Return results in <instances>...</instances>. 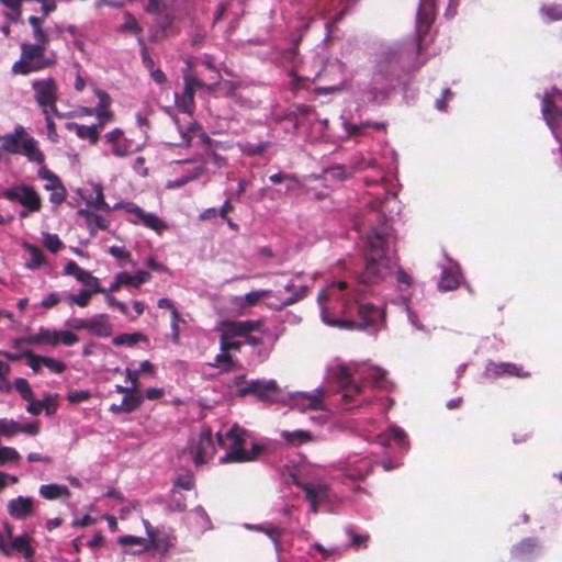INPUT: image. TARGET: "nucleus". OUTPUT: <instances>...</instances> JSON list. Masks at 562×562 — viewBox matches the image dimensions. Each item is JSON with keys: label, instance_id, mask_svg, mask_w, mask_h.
I'll list each match as a JSON object with an SVG mask.
<instances>
[{"label": "nucleus", "instance_id": "nucleus-1", "mask_svg": "<svg viewBox=\"0 0 562 562\" xmlns=\"http://www.w3.org/2000/svg\"><path fill=\"white\" fill-rule=\"evenodd\" d=\"M390 238L391 227L386 225L380 229L373 228L369 234L366 268L360 276L361 284L370 285L382 282L396 270L397 262L387 252Z\"/></svg>", "mask_w": 562, "mask_h": 562}, {"label": "nucleus", "instance_id": "nucleus-2", "mask_svg": "<svg viewBox=\"0 0 562 562\" xmlns=\"http://www.w3.org/2000/svg\"><path fill=\"white\" fill-rule=\"evenodd\" d=\"M267 329L259 319L248 321H228L223 322L221 327L220 349L221 351L239 350L240 341L234 340L235 337H244L245 341L251 346L262 344V338Z\"/></svg>", "mask_w": 562, "mask_h": 562}, {"label": "nucleus", "instance_id": "nucleus-3", "mask_svg": "<svg viewBox=\"0 0 562 562\" xmlns=\"http://www.w3.org/2000/svg\"><path fill=\"white\" fill-rule=\"evenodd\" d=\"M246 435L247 431L237 425H234L224 436L217 434L218 445L227 449L220 459L222 464L250 462L263 452L265 448L258 443H254L250 450L245 449Z\"/></svg>", "mask_w": 562, "mask_h": 562}, {"label": "nucleus", "instance_id": "nucleus-4", "mask_svg": "<svg viewBox=\"0 0 562 562\" xmlns=\"http://www.w3.org/2000/svg\"><path fill=\"white\" fill-rule=\"evenodd\" d=\"M1 148L3 151L13 155H23L30 161L44 162V154L37 147V142L30 136L22 125L15 126L9 134L0 135Z\"/></svg>", "mask_w": 562, "mask_h": 562}, {"label": "nucleus", "instance_id": "nucleus-5", "mask_svg": "<svg viewBox=\"0 0 562 562\" xmlns=\"http://www.w3.org/2000/svg\"><path fill=\"white\" fill-rule=\"evenodd\" d=\"M47 45L21 44V57L13 64L12 70L15 74L27 75L53 66L56 63L55 55H46Z\"/></svg>", "mask_w": 562, "mask_h": 562}, {"label": "nucleus", "instance_id": "nucleus-6", "mask_svg": "<svg viewBox=\"0 0 562 562\" xmlns=\"http://www.w3.org/2000/svg\"><path fill=\"white\" fill-rule=\"evenodd\" d=\"M95 94L99 99L98 106L95 108V114L98 117V124L86 126L77 123H68L67 128L74 131L77 136L81 139L88 138L91 144H97L99 135L104 124L113 119V113L110 111L111 99L104 91L97 90Z\"/></svg>", "mask_w": 562, "mask_h": 562}, {"label": "nucleus", "instance_id": "nucleus-7", "mask_svg": "<svg viewBox=\"0 0 562 562\" xmlns=\"http://www.w3.org/2000/svg\"><path fill=\"white\" fill-rule=\"evenodd\" d=\"M326 389H315L313 392H294L289 394V405L301 413L310 411L327 413L325 403L328 396Z\"/></svg>", "mask_w": 562, "mask_h": 562}, {"label": "nucleus", "instance_id": "nucleus-8", "mask_svg": "<svg viewBox=\"0 0 562 562\" xmlns=\"http://www.w3.org/2000/svg\"><path fill=\"white\" fill-rule=\"evenodd\" d=\"M4 529L7 539L0 536V550L4 555L10 558L13 557L14 553H18L24 559H32L34 555L32 537L27 533L14 537L12 535V528L9 525H5Z\"/></svg>", "mask_w": 562, "mask_h": 562}, {"label": "nucleus", "instance_id": "nucleus-9", "mask_svg": "<svg viewBox=\"0 0 562 562\" xmlns=\"http://www.w3.org/2000/svg\"><path fill=\"white\" fill-rule=\"evenodd\" d=\"M34 99L43 113H55L58 115L56 108L58 88L53 78L35 80L32 82Z\"/></svg>", "mask_w": 562, "mask_h": 562}, {"label": "nucleus", "instance_id": "nucleus-10", "mask_svg": "<svg viewBox=\"0 0 562 562\" xmlns=\"http://www.w3.org/2000/svg\"><path fill=\"white\" fill-rule=\"evenodd\" d=\"M215 445L212 439L210 429H203L198 439H192L190 445V454L195 465H203L207 463L215 454Z\"/></svg>", "mask_w": 562, "mask_h": 562}, {"label": "nucleus", "instance_id": "nucleus-11", "mask_svg": "<svg viewBox=\"0 0 562 562\" xmlns=\"http://www.w3.org/2000/svg\"><path fill=\"white\" fill-rule=\"evenodd\" d=\"M183 92L175 94L176 106L179 111L192 114L194 110V93L200 87H204V82L191 72L183 75Z\"/></svg>", "mask_w": 562, "mask_h": 562}, {"label": "nucleus", "instance_id": "nucleus-12", "mask_svg": "<svg viewBox=\"0 0 562 562\" xmlns=\"http://www.w3.org/2000/svg\"><path fill=\"white\" fill-rule=\"evenodd\" d=\"M2 196L9 201H18L30 211H40L42 200L38 193L30 186L18 184L2 192Z\"/></svg>", "mask_w": 562, "mask_h": 562}, {"label": "nucleus", "instance_id": "nucleus-13", "mask_svg": "<svg viewBox=\"0 0 562 562\" xmlns=\"http://www.w3.org/2000/svg\"><path fill=\"white\" fill-rule=\"evenodd\" d=\"M122 204H116L114 207H121ZM126 212L135 215L134 220H131L133 224H143L147 228L160 234L168 228V225L165 221L158 217L156 214L150 212H145L139 206L133 203H126L123 205Z\"/></svg>", "mask_w": 562, "mask_h": 562}, {"label": "nucleus", "instance_id": "nucleus-14", "mask_svg": "<svg viewBox=\"0 0 562 562\" xmlns=\"http://www.w3.org/2000/svg\"><path fill=\"white\" fill-rule=\"evenodd\" d=\"M329 379L339 385L346 397L361 391V385L352 382L348 368L342 364L335 366L329 370Z\"/></svg>", "mask_w": 562, "mask_h": 562}, {"label": "nucleus", "instance_id": "nucleus-15", "mask_svg": "<svg viewBox=\"0 0 562 562\" xmlns=\"http://www.w3.org/2000/svg\"><path fill=\"white\" fill-rule=\"evenodd\" d=\"M105 142L111 146L112 154L119 158L131 154V143L124 137L123 131L114 128L104 135Z\"/></svg>", "mask_w": 562, "mask_h": 562}, {"label": "nucleus", "instance_id": "nucleus-16", "mask_svg": "<svg viewBox=\"0 0 562 562\" xmlns=\"http://www.w3.org/2000/svg\"><path fill=\"white\" fill-rule=\"evenodd\" d=\"M7 509L13 518L25 519L33 515L34 501L32 497L18 496L8 502Z\"/></svg>", "mask_w": 562, "mask_h": 562}, {"label": "nucleus", "instance_id": "nucleus-17", "mask_svg": "<svg viewBox=\"0 0 562 562\" xmlns=\"http://www.w3.org/2000/svg\"><path fill=\"white\" fill-rule=\"evenodd\" d=\"M306 494V499L311 503V512L317 513V505L327 497V486L323 483H299Z\"/></svg>", "mask_w": 562, "mask_h": 562}, {"label": "nucleus", "instance_id": "nucleus-18", "mask_svg": "<svg viewBox=\"0 0 562 562\" xmlns=\"http://www.w3.org/2000/svg\"><path fill=\"white\" fill-rule=\"evenodd\" d=\"M27 345H49L55 347L59 344V331L41 327L37 333L22 338Z\"/></svg>", "mask_w": 562, "mask_h": 562}, {"label": "nucleus", "instance_id": "nucleus-19", "mask_svg": "<svg viewBox=\"0 0 562 562\" xmlns=\"http://www.w3.org/2000/svg\"><path fill=\"white\" fill-rule=\"evenodd\" d=\"M561 95V92L557 89H552L551 92H547L542 99V114L544 120L548 124H551V121L558 120L560 123H562V109L558 110L554 104L553 100L555 98H559Z\"/></svg>", "mask_w": 562, "mask_h": 562}, {"label": "nucleus", "instance_id": "nucleus-20", "mask_svg": "<svg viewBox=\"0 0 562 562\" xmlns=\"http://www.w3.org/2000/svg\"><path fill=\"white\" fill-rule=\"evenodd\" d=\"M357 372L368 381L372 387L374 389H383L387 390L390 386V382L385 378V372L375 367H368L358 369Z\"/></svg>", "mask_w": 562, "mask_h": 562}, {"label": "nucleus", "instance_id": "nucleus-21", "mask_svg": "<svg viewBox=\"0 0 562 562\" xmlns=\"http://www.w3.org/2000/svg\"><path fill=\"white\" fill-rule=\"evenodd\" d=\"M88 331L97 337H110L113 331V326L109 316L106 314H98L89 318Z\"/></svg>", "mask_w": 562, "mask_h": 562}, {"label": "nucleus", "instance_id": "nucleus-22", "mask_svg": "<svg viewBox=\"0 0 562 562\" xmlns=\"http://www.w3.org/2000/svg\"><path fill=\"white\" fill-rule=\"evenodd\" d=\"M117 541L124 548V551L131 554H139L150 549L149 538L122 536Z\"/></svg>", "mask_w": 562, "mask_h": 562}, {"label": "nucleus", "instance_id": "nucleus-23", "mask_svg": "<svg viewBox=\"0 0 562 562\" xmlns=\"http://www.w3.org/2000/svg\"><path fill=\"white\" fill-rule=\"evenodd\" d=\"M358 312L361 318L359 328H367L374 325L384 317L383 312L372 304L360 305Z\"/></svg>", "mask_w": 562, "mask_h": 562}, {"label": "nucleus", "instance_id": "nucleus-24", "mask_svg": "<svg viewBox=\"0 0 562 562\" xmlns=\"http://www.w3.org/2000/svg\"><path fill=\"white\" fill-rule=\"evenodd\" d=\"M282 440L285 442V445L290 447H299L308 442L314 441L313 435L307 430H282L280 434Z\"/></svg>", "mask_w": 562, "mask_h": 562}, {"label": "nucleus", "instance_id": "nucleus-25", "mask_svg": "<svg viewBox=\"0 0 562 562\" xmlns=\"http://www.w3.org/2000/svg\"><path fill=\"white\" fill-rule=\"evenodd\" d=\"M40 495L48 501H54L57 498H69L71 493L66 485H60L56 483L45 484L40 487Z\"/></svg>", "mask_w": 562, "mask_h": 562}, {"label": "nucleus", "instance_id": "nucleus-26", "mask_svg": "<svg viewBox=\"0 0 562 562\" xmlns=\"http://www.w3.org/2000/svg\"><path fill=\"white\" fill-rule=\"evenodd\" d=\"M123 18H124V23L119 27V31L124 32V33L130 32V33L134 34L137 37L139 45L143 46L144 45L143 30L138 25L136 19L128 11H125L123 13Z\"/></svg>", "mask_w": 562, "mask_h": 562}, {"label": "nucleus", "instance_id": "nucleus-27", "mask_svg": "<svg viewBox=\"0 0 562 562\" xmlns=\"http://www.w3.org/2000/svg\"><path fill=\"white\" fill-rule=\"evenodd\" d=\"M279 387L274 380L266 382L254 381L249 385V391L257 394L261 398H268L270 394L278 392Z\"/></svg>", "mask_w": 562, "mask_h": 562}, {"label": "nucleus", "instance_id": "nucleus-28", "mask_svg": "<svg viewBox=\"0 0 562 562\" xmlns=\"http://www.w3.org/2000/svg\"><path fill=\"white\" fill-rule=\"evenodd\" d=\"M346 289H347L346 282L339 281L337 283H333L331 285L322 290L318 293L317 300H318L319 304H323L333 299L340 300L344 296L340 294V292Z\"/></svg>", "mask_w": 562, "mask_h": 562}, {"label": "nucleus", "instance_id": "nucleus-29", "mask_svg": "<svg viewBox=\"0 0 562 562\" xmlns=\"http://www.w3.org/2000/svg\"><path fill=\"white\" fill-rule=\"evenodd\" d=\"M29 23L32 26L33 36L36 41L34 44L48 45V35L42 27L44 19H41L38 16H30Z\"/></svg>", "mask_w": 562, "mask_h": 562}, {"label": "nucleus", "instance_id": "nucleus-30", "mask_svg": "<svg viewBox=\"0 0 562 562\" xmlns=\"http://www.w3.org/2000/svg\"><path fill=\"white\" fill-rule=\"evenodd\" d=\"M151 276L147 271H138L136 274L132 276L127 272H121V283H124L126 286L138 288L140 284L149 281Z\"/></svg>", "mask_w": 562, "mask_h": 562}, {"label": "nucleus", "instance_id": "nucleus-31", "mask_svg": "<svg viewBox=\"0 0 562 562\" xmlns=\"http://www.w3.org/2000/svg\"><path fill=\"white\" fill-rule=\"evenodd\" d=\"M435 0H420L419 10L417 14V27L420 30L425 27L426 30L430 26L431 20L428 16V13L431 11L434 7Z\"/></svg>", "mask_w": 562, "mask_h": 562}, {"label": "nucleus", "instance_id": "nucleus-32", "mask_svg": "<svg viewBox=\"0 0 562 562\" xmlns=\"http://www.w3.org/2000/svg\"><path fill=\"white\" fill-rule=\"evenodd\" d=\"M209 366L213 368H220L222 372H229L235 369L236 363L229 353L226 351H221L218 355H216L214 361L209 363Z\"/></svg>", "mask_w": 562, "mask_h": 562}, {"label": "nucleus", "instance_id": "nucleus-33", "mask_svg": "<svg viewBox=\"0 0 562 562\" xmlns=\"http://www.w3.org/2000/svg\"><path fill=\"white\" fill-rule=\"evenodd\" d=\"M22 2L23 0H0V3L9 10L5 15L10 21H20L22 14Z\"/></svg>", "mask_w": 562, "mask_h": 562}, {"label": "nucleus", "instance_id": "nucleus-34", "mask_svg": "<svg viewBox=\"0 0 562 562\" xmlns=\"http://www.w3.org/2000/svg\"><path fill=\"white\" fill-rule=\"evenodd\" d=\"M145 525H146L147 533L149 536L150 548L158 551L159 553L166 552L168 550V548L170 547V542H169L168 538L167 537H162V538L155 537L154 532L150 530V525L147 521H145Z\"/></svg>", "mask_w": 562, "mask_h": 562}, {"label": "nucleus", "instance_id": "nucleus-35", "mask_svg": "<svg viewBox=\"0 0 562 562\" xmlns=\"http://www.w3.org/2000/svg\"><path fill=\"white\" fill-rule=\"evenodd\" d=\"M25 249L29 251L31 256L30 260L26 262V267L29 269H37L45 263V259L40 248H37L34 245L26 244Z\"/></svg>", "mask_w": 562, "mask_h": 562}, {"label": "nucleus", "instance_id": "nucleus-36", "mask_svg": "<svg viewBox=\"0 0 562 562\" xmlns=\"http://www.w3.org/2000/svg\"><path fill=\"white\" fill-rule=\"evenodd\" d=\"M93 192L95 196L90 200H86L87 204L93 209L110 211L111 207L104 201L103 190L101 184H93Z\"/></svg>", "mask_w": 562, "mask_h": 562}, {"label": "nucleus", "instance_id": "nucleus-37", "mask_svg": "<svg viewBox=\"0 0 562 562\" xmlns=\"http://www.w3.org/2000/svg\"><path fill=\"white\" fill-rule=\"evenodd\" d=\"M494 370L496 374H512L516 376H528V373H522L520 368L513 363H501V364H492L487 371Z\"/></svg>", "mask_w": 562, "mask_h": 562}, {"label": "nucleus", "instance_id": "nucleus-38", "mask_svg": "<svg viewBox=\"0 0 562 562\" xmlns=\"http://www.w3.org/2000/svg\"><path fill=\"white\" fill-rule=\"evenodd\" d=\"M193 486L194 480L192 474L187 473L183 475H179L173 482L172 495L173 497H176L179 494L180 490L190 491L193 488Z\"/></svg>", "mask_w": 562, "mask_h": 562}, {"label": "nucleus", "instance_id": "nucleus-39", "mask_svg": "<svg viewBox=\"0 0 562 562\" xmlns=\"http://www.w3.org/2000/svg\"><path fill=\"white\" fill-rule=\"evenodd\" d=\"M322 319L329 326H335L339 328L353 329L356 328V323L353 321L340 319V318H330L327 314V311L323 307L322 310Z\"/></svg>", "mask_w": 562, "mask_h": 562}, {"label": "nucleus", "instance_id": "nucleus-40", "mask_svg": "<svg viewBox=\"0 0 562 562\" xmlns=\"http://www.w3.org/2000/svg\"><path fill=\"white\" fill-rule=\"evenodd\" d=\"M19 430L20 425L15 420L8 418L0 419V436L10 438L19 434Z\"/></svg>", "mask_w": 562, "mask_h": 562}, {"label": "nucleus", "instance_id": "nucleus-41", "mask_svg": "<svg viewBox=\"0 0 562 562\" xmlns=\"http://www.w3.org/2000/svg\"><path fill=\"white\" fill-rule=\"evenodd\" d=\"M145 337L140 333L134 334H122L113 339V344L115 346H128L132 347L140 340H144Z\"/></svg>", "mask_w": 562, "mask_h": 562}, {"label": "nucleus", "instance_id": "nucleus-42", "mask_svg": "<svg viewBox=\"0 0 562 562\" xmlns=\"http://www.w3.org/2000/svg\"><path fill=\"white\" fill-rule=\"evenodd\" d=\"M541 14L548 22L559 21L562 19V5L551 4L541 8Z\"/></svg>", "mask_w": 562, "mask_h": 562}, {"label": "nucleus", "instance_id": "nucleus-43", "mask_svg": "<svg viewBox=\"0 0 562 562\" xmlns=\"http://www.w3.org/2000/svg\"><path fill=\"white\" fill-rule=\"evenodd\" d=\"M91 234L94 235L97 229L105 231L109 227V221L101 215L93 213L86 223Z\"/></svg>", "mask_w": 562, "mask_h": 562}, {"label": "nucleus", "instance_id": "nucleus-44", "mask_svg": "<svg viewBox=\"0 0 562 562\" xmlns=\"http://www.w3.org/2000/svg\"><path fill=\"white\" fill-rule=\"evenodd\" d=\"M91 296V291L81 290L78 294H69L66 300L69 305L76 304L80 307H86Z\"/></svg>", "mask_w": 562, "mask_h": 562}, {"label": "nucleus", "instance_id": "nucleus-45", "mask_svg": "<svg viewBox=\"0 0 562 562\" xmlns=\"http://www.w3.org/2000/svg\"><path fill=\"white\" fill-rule=\"evenodd\" d=\"M43 244L46 249H48L49 251H52L54 254L63 248V243H61L60 238L58 237V235H56V234L44 233L43 234Z\"/></svg>", "mask_w": 562, "mask_h": 562}, {"label": "nucleus", "instance_id": "nucleus-46", "mask_svg": "<svg viewBox=\"0 0 562 562\" xmlns=\"http://www.w3.org/2000/svg\"><path fill=\"white\" fill-rule=\"evenodd\" d=\"M306 290L307 289L305 286H301L291 296H289L288 299H285L281 303H279V304H269V305L271 307L276 308V310H282L283 307H285L288 305H292V304L296 303L297 301H300L301 299H303L305 296V294H306Z\"/></svg>", "mask_w": 562, "mask_h": 562}, {"label": "nucleus", "instance_id": "nucleus-47", "mask_svg": "<svg viewBox=\"0 0 562 562\" xmlns=\"http://www.w3.org/2000/svg\"><path fill=\"white\" fill-rule=\"evenodd\" d=\"M459 285V281L457 277L450 272L443 271L439 281V289L445 291H451L457 289Z\"/></svg>", "mask_w": 562, "mask_h": 562}, {"label": "nucleus", "instance_id": "nucleus-48", "mask_svg": "<svg viewBox=\"0 0 562 562\" xmlns=\"http://www.w3.org/2000/svg\"><path fill=\"white\" fill-rule=\"evenodd\" d=\"M271 294L270 290H258L247 293L243 296L244 302H246L247 307H252L258 304L260 300Z\"/></svg>", "mask_w": 562, "mask_h": 562}, {"label": "nucleus", "instance_id": "nucleus-49", "mask_svg": "<svg viewBox=\"0 0 562 562\" xmlns=\"http://www.w3.org/2000/svg\"><path fill=\"white\" fill-rule=\"evenodd\" d=\"M20 458V453L14 448L0 447V467L8 462H16Z\"/></svg>", "mask_w": 562, "mask_h": 562}, {"label": "nucleus", "instance_id": "nucleus-50", "mask_svg": "<svg viewBox=\"0 0 562 562\" xmlns=\"http://www.w3.org/2000/svg\"><path fill=\"white\" fill-rule=\"evenodd\" d=\"M183 318L180 316L178 311H173L171 314V340L173 344H179L180 340V323H183Z\"/></svg>", "mask_w": 562, "mask_h": 562}, {"label": "nucleus", "instance_id": "nucleus-51", "mask_svg": "<svg viewBox=\"0 0 562 562\" xmlns=\"http://www.w3.org/2000/svg\"><path fill=\"white\" fill-rule=\"evenodd\" d=\"M142 403V396L138 394L137 391L131 392L130 394L125 395L122 404L124 407H126L127 412L131 413L135 411Z\"/></svg>", "mask_w": 562, "mask_h": 562}, {"label": "nucleus", "instance_id": "nucleus-52", "mask_svg": "<svg viewBox=\"0 0 562 562\" xmlns=\"http://www.w3.org/2000/svg\"><path fill=\"white\" fill-rule=\"evenodd\" d=\"M13 385L24 400L31 401V398L33 397V391H32L29 382L25 379H23V378L16 379L14 381Z\"/></svg>", "mask_w": 562, "mask_h": 562}, {"label": "nucleus", "instance_id": "nucleus-53", "mask_svg": "<svg viewBox=\"0 0 562 562\" xmlns=\"http://www.w3.org/2000/svg\"><path fill=\"white\" fill-rule=\"evenodd\" d=\"M43 366L54 373H63L66 370V364L54 358L43 356Z\"/></svg>", "mask_w": 562, "mask_h": 562}, {"label": "nucleus", "instance_id": "nucleus-54", "mask_svg": "<svg viewBox=\"0 0 562 562\" xmlns=\"http://www.w3.org/2000/svg\"><path fill=\"white\" fill-rule=\"evenodd\" d=\"M23 356L26 358L29 367L34 372H38L41 367L43 366V356L35 355L30 350L25 351Z\"/></svg>", "mask_w": 562, "mask_h": 562}, {"label": "nucleus", "instance_id": "nucleus-55", "mask_svg": "<svg viewBox=\"0 0 562 562\" xmlns=\"http://www.w3.org/2000/svg\"><path fill=\"white\" fill-rule=\"evenodd\" d=\"M382 438H385L387 440L393 439L394 441L401 445L406 443V434L397 427H392L387 434L382 436Z\"/></svg>", "mask_w": 562, "mask_h": 562}, {"label": "nucleus", "instance_id": "nucleus-56", "mask_svg": "<svg viewBox=\"0 0 562 562\" xmlns=\"http://www.w3.org/2000/svg\"><path fill=\"white\" fill-rule=\"evenodd\" d=\"M145 11L151 14H162L165 11V3L162 0H147Z\"/></svg>", "mask_w": 562, "mask_h": 562}, {"label": "nucleus", "instance_id": "nucleus-57", "mask_svg": "<svg viewBox=\"0 0 562 562\" xmlns=\"http://www.w3.org/2000/svg\"><path fill=\"white\" fill-rule=\"evenodd\" d=\"M90 392L86 390L72 391L68 394L67 398L70 403L77 404L89 400Z\"/></svg>", "mask_w": 562, "mask_h": 562}, {"label": "nucleus", "instance_id": "nucleus-58", "mask_svg": "<svg viewBox=\"0 0 562 562\" xmlns=\"http://www.w3.org/2000/svg\"><path fill=\"white\" fill-rule=\"evenodd\" d=\"M38 173L41 178L52 181V186H45L46 190L56 189L59 186V179L48 169L43 168Z\"/></svg>", "mask_w": 562, "mask_h": 562}, {"label": "nucleus", "instance_id": "nucleus-59", "mask_svg": "<svg viewBox=\"0 0 562 562\" xmlns=\"http://www.w3.org/2000/svg\"><path fill=\"white\" fill-rule=\"evenodd\" d=\"M347 533L350 537L351 543L355 548L366 547L369 536L357 535L352 529H347Z\"/></svg>", "mask_w": 562, "mask_h": 562}, {"label": "nucleus", "instance_id": "nucleus-60", "mask_svg": "<svg viewBox=\"0 0 562 562\" xmlns=\"http://www.w3.org/2000/svg\"><path fill=\"white\" fill-rule=\"evenodd\" d=\"M79 341L77 335L71 331H59V342H63L66 346H72Z\"/></svg>", "mask_w": 562, "mask_h": 562}, {"label": "nucleus", "instance_id": "nucleus-61", "mask_svg": "<svg viewBox=\"0 0 562 562\" xmlns=\"http://www.w3.org/2000/svg\"><path fill=\"white\" fill-rule=\"evenodd\" d=\"M27 402H29V405L26 406V411L32 415H38L44 409V406L46 405V402L36 401L33 397L31 398V401H27Z\"/></svg>", "mask_w": 562, "mask_h": 562}, {"label": "nucleus", "instance_id": "nucleus-62", "mask_svg": "<svg viewBox=\"0 0 562 562\" xmlns=\"http://www.w3.org/2000/svg\"><path fill=\"white\" fill-rule=\"evenodd\" d=\"M60 301H61V297L58 293H50L42 301L41 305L44 308L48 310V308L56 306Z\"/></svg>", "mask_w": 562, "mask_h": 562}, {"label": "nucleus", "instance_id": "nucleus-63", "mask_svg": "<svg viewBox=\"0 0 562 562\" xmlns=\"http://www.w3.org/2000/svg\"><path fill=\"white\" fill-rule=\"evenodd\" d=\"M65 274L77 278L78 276L83 274V269L80 268L75 261L70 260L65 266Z\"/></svg>", "mask_w": 562, "mask_h": 562}, {"label": "nucleus", "instance_id": "nucleus-64", "mask_svg": "<svg viewBox=\"0 0 562 562\" xmlns=\"http://www.w3.org/2000/svg\"><path fill=\"white\" fill-rule=\"evenodd\" d=\"M326 173L330 175L331 178L337 180H344L347 178L346 169L342 166H335L331 168H328L326 170Z\"/></svg>", "mask_w": 562, "mask_h": 562}]
</instances>
